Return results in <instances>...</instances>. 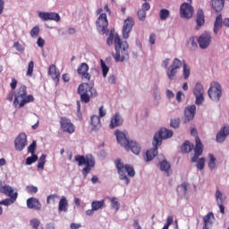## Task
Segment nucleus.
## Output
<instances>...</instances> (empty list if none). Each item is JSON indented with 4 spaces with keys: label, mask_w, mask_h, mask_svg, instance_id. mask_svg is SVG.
Returning a JSON list of instances; mask_svg holds the SVG:
<instances>
[{
    "label": "nucleus",
    "mask_w": 229,
    "mask_h": 229,
    "mask_svg": "<svg viewBox=\"0 0 229 229\" xmlns=\"http://www.w3.org/2000/svg\"><path fill=\"white\" fill-rule=\"evenodd\" d=\"M196 115V106H189L184 110V123H190Z\"/></svg>",
    "instance_id": "21"
},
{
    "label": "nucleus",
    "mask_w": 229,
    "mask_h": 229,
    "mask_svg": "<svg viewBox=\"0 0 229 229\" xmlns=\"http://www.w3.org/2000/svg\"><path fill=\"white\" fill-rule=\"evenodd\" d=\"M98 112H99V117H105L106 115V111H105L103 106L99 107Z\"/></svg>",
    "instance_id": "57"
},
{
    "label": "nucleus",
    "mask_w": 229,
    "mask_h": 229,
    "mask_svg": "<svg viewBox=\"0 0 229 229\" xmlns=\"http://www.w3.org/2000/svg\"><path fill=\"white\" fill-rule=\"evenodd\" d=\"M114 135L116 137V140L118 144L122 145L124 149H128L130 147L128 146L131 141L126 137V134L119 130L114 131Z\"/></svg>",
    "instance_id": "20"
},
{
    "label": "nucleus",
    "mask_w": 229,
    "mask_h": 229,
    "mask_svg": "<svg viewBox=\"0 0 229 229\" xmlns=\"http://www.w3.org/2000/svg\"><path fill=\"white\" fill-rule=\"evenodd\" d=\"M197 42L200 49H207L212 42V36L209 32H204L197 38Z\"/></svg>",
    "instance_id": "14"
},
{
    "label": "nucleus",
    "mask_w": 229,
    "mask_h": 229,
    "mask_svg": "<svg viewBox=\"0 0 229 229\" xmlns=\"http://www.w3.org/2000/svg\"><path fill=\"white\" fill-rule=\"evenodd\" d=\"M111 201V207L112 208H114V210H119V207H121V204H119V201H117L116 198H111L110 199Z\"/></svg>",
    "instance_id": "47"
},
{
    "label": "nucleus",
    "mask_w": 229,
    "mask_h": 229,
    "mask_svg": "<svg viewBox=\"0 0 229 229\" xmlns=\"http://www.w3.org/2000/svg\"><path fill=\"white\" fill-rule=\"evenodd\" d=\"M156 40H157V36L155 35V33L150 34L149 42L153 45L155 44Z\"/></svg>",
    "instance_id": "63"
},
{
    "label": "nucleus",
    "mask_w": 229,
    "mask_h": 229,
    "mask_svg": "<svg viewBox=\"0 0 229 229\" xmlns=\"http://www.w3.org/2000/svg\"><path fill=\"white\" fill-rule=\"evenodd\" d=\"M193 94L196 98V105H201L203 101H205V97H203L205 95V89H203V84L198 82L193 89Z\"/></svg>",
    "instance_id": "13"
},
{
    "label": "nucleus",
    "mask_w": 229,
    "mask_h": 229,
    "mask_svg": "<svg viewBox=\"0 0 229 229\" xmlns=\"http://www.w3.org/2000/svg\"><path fill=\"white\" fill-rule=\"evenodd\" d=\"M195 21H196V27L195 30H201V26L205 25V13L203 12V9L199 8L197 11L196 13V18H195Z\"/></svg>",
    "instance_id": "22"
},
{
    "label": "nucleus",
    "mask_w": 229,
    "mask_h": 229,
    "mask_svg": "<svg viewBox=\"0 0 229 229\" xmlns=\"http://www.w3.org/2000/svg\"><path fill=\"white\" fill-rule=\"evenodd\" d=\"M193 149L194 144L190 143L189 140H186L181 147L182 153H191Z\"/></svg>",
    "instance_id": "35"
},
{
    "label": "nucleus",
    "mask_w": 229,
    "mask_h": 229,
    "mask_svg": "<svg viewBox=\"0 0 229 229\" xmlns=\"http://www.w3.org/2000/svg\"><path fill=\"white\" fill-rule=\"evenodd\" d=\"M139 21H146V11L144 9H140L138 11Z\"/></svg>",
    "instance_id": "52"
},
{
    "label": "nucleus",
    "mask_w": 229,
    "mask_h": 229,
    "mask_svg": "<svg viewBox=\"0 0 229 229\" xmlns=\"http://www.w3.org/2000/svg\"><path fill=\"white\" fill-rule=\"evenodd\" d=\"M27 207L32 210H40L42 208V204L37 198H30L27 199Z\"/></svg>",
    "instance_id": "26"
},
{
    "label": "nucleus",
    "mask_w": 229,
    "mask_h": 229,
    "mask_svg": "<svg viewBox=\"0 0 229 229\" xmlns=\"http://www.w3.org/2000/svg\"><path fill=\"white\" fill-rule=\"evenodd\" d=\"M38 160V156L32 154L31 157H27L26 159V165H31V164H35Z\"/></svg>",
    "instance_id": "44"
},
{
    "label": "nucleus",
    "mask_w": 229,
    "mask_h": 229,
    "mask_svg": "<svg viewBox=\"0 0 229 229\" xmlns=\"http://www.w3.org/2000/svg\"><path fill=\"white\" fill-rule=\"evenodd\" d=\"M170 14H171V13L169 12V10L161 9L160 13H159V19L161 21H165L169 17Z\"/></svg>",
    "instance_id": "41"
},
{
    "label": "nucleus",
    "mask_w": 229,
    "mask_h": 229,
    "mask_svg": "<svg viewBox=\"0 0 229 229\" xmlns=\"http://www.w3.org/2000/svg\"><path fill=\"white\" fill-rule=\"evenodd\" d=\"M208 168L211 171H214V169L216 168V162H217V159L216 158V156H214V154H208Z\"/></svg>",
    "instance_id": "36"
},
{
    "label": "nucleus",
    "mask_w": 229,
    "mask_h": 229,
    "mask_svg": "<svg viewBox=\"0 0 229 229\" xmlns=\"http://www.w3.org/2000/svg\"><path fill=\"white\" fill-rule=\"evenodd\" d=\"M77 92L81 96V103H90L91 98H98V90L89 82L80 84Z\"/></svg>",
    "instance_id": "5"
},
{
    "label": "nucleus",
    "mask_w": 229,
    "mask_h": 229,
    "mask_svg": "<svg viewBox=\"0 0 229 229\" xmlns=\"http://www.w3.org/2000/svg\"><path fill=\"white\" fill-rule=\"evenodd\" d=\"M69 208V201L65 197H62L59 200L58 211L59 212H67Z\"/></svg>",
    "instance_id": "32"
},
{
    "label": "nucleus",
    "mask_w": 229,
    "mask_h": 229,
    "mask_svg": "<svg viewBox=\"0 0 229 229\" xmlns=\"http://www.w3.org/2000/svg\"><path fill=\"white\" fill-rule=\"evenodd\" d=\"M210 5L212 10L219 13V12H222L223 8H225V0H211Z\"/></svg>",
    "instance_id": "27"
},
{
    "label": "nucleus",
    "mask_w": 229,
    "mask_h": 229,
    "mask_svg": "<svg viewBox=\"0 0 229 229\" xmlns=\"http://www.w3.org/2000/svg\"><path fill=\"white\" fill-rule=\"evenodd\" d=\"M10 87L13 90H15V89H17V80H15V78L12 79V82L10 83Z\"/></svg>",
    "instance_id": "56"
},
{
    "label": "nucleus",
    "mask_w": 229,
    "mask_h": 229,
    "mask_svg": "<svg viewBox=\"0 0 229 229\" xmlns=\"http://www.w3.org/2000/svg\"><path fill=\"white\" fill-rule=\"evenodd\" d=\"M114 165L117 169L120 180L124 182L126 185H129L130 178H133V176H135V169L131 166V165H124L120 158L114 161ZM128 176L130 178H128Z\"/></svg>",
    "instance_id": "3"
},
{
    "label": "nucleus",
    "mask_w": 229,
    "mask_h": 229,
    "mask_svg": "<svg viewBox=\"0 0 229 229\" xmlns=\"http://www.w3.org/2000/svg\"><path fill=\"white\" fill-rule=\"evenodd\" d=\"M196 40L198 41V38L191 37L189 41H188L187 46L191 51H194V50L198 49V43L196 42Z\"/></svg>",
    "instance_id": "37"
},
{
    "label": "nucleus",
    "mask_w": 229,
    "mask_h": 229,
    "mask_svg": "<svg viewBox=\"0 0 229 229\" xmlns=\"http://www.w3.org/2000/svg\"><path fill=\"white\" fill-rule=\"evenodd\" d=\"M116 80L117 78H115V75H110L108 78V83H110L111 85H115Z\"/></svg>",
    "instance_id": "55"
},
{
    "label": "nucleus",
    "mask_w": 229,
    "mask_h": 229,
    "mask_svg": "<svg viewBox=\"0 0 229 229\" xmlns=\"http://www.w3.org/2000/svg\"><path fill=\"white\" fill-rule=\"evenodd\" d=\"M208 94L212 101H219L223 96V88L219 82H212Z\"/></svg>",
    "instance_id": "8"
},
{
    "label": "nucleus",
    "mask_w": 229,
    "mask_h": 229,
    "mask_svg": "<svg viewBox=\"0 0 229 229\" xmlns=\"http://www.w3.org/2000/svg\"><path fill=\"white\" fill-rule=\"evenodd\" d=\"M34 101L35 98H33V95H28V88L22 85L14 95L13 106L14 108H22L28 103H33Z\"/></svg>",
    "instance_id": "4"
},
{
    "label": "nucleus",
    "mask_w": 229,
    "mask_h": 229,
    "mask_svg": "<svg viewBox=\"0 0 229 229\" xmlns=\"http://www.w3.org/2000/svg\"><path fill=\"white\" fill-rule=\"evenodd\" d=\"M56 199H58L57 195H49V196L47 198V203L48 205H49V204L55 205V203H56Z\"/></svg>",
    "instance_id": "49"
},
{
    "label": "nucleus",
    "mask_w": 229,
    "mask_h": 229,
    "mask_svg": "<svg viewBox=\"0 0 229 229\" xmlns=\"http://www.w3.org/2000/svg\"><path fill=\"white\" fill-rule=\"evenodd\" d=\"M75 162H78V165H85L84 168L82 169V176L83 178H87L89 175V173L92 171V167L96 165V161L94 160L93 157H89L85 156H80L77 155L75 156Z\"/></svg>",
    "instance_id": "6"
},
{
    "label": "nucleus",
    "mask_w": 229,
    "mask_h": 229,
    "mask_svg": "<svg viewBox=\"0 0 229 229\" xmlns=\"http://www.w3.org/2000/svg\"><path fill=\"white\" fill-rule=\"evenodd\" d=\"M159 167L161 171H165L166 173V176H169L171 173V164L167 162V160H163L159 163Z\"/></svg>",
    "instance_id": "34"
},
{
    "label": "nucleus",
    "mask_w": 229,
    "mask_h": 229,
    "mask_svg": "<svg viewBox=\"0 0 229 229\" xmlns=\"http://www.w3.org/2000/svg\"><path fill=\"white\" fill-rule=\"evenodd\" d=\"M205 162H207V159H205V157H200L197 161V169H199V171H203V169H205Z\"/></svg>",
    "instance_id": "42"
},
{
    "label": "nucleus",
    "mask_w": 229,
    "mask_h": 229,
    "mask_svg": "<svg viewBox=\"0 0 229 229\" xmlns=\"http://www.w3.org/2000/svg\"><path fill=\"white\" fill-rule=\"evenodd\" d=\"M89 64L87 63H81L77 68V73L81 76L84 81H90L91 75L89 73Z\"/></svg>",
    "instance_id": "18"
},
{
    "label": "nucleus",
    "mask_w": 229,
    "mask_h": 229,
    "mask_svg": "<svg viewBox=\"0 0 229 229\" xmlns=\"http://www.w3.org/2000/svg\"><path fill=\"white\" fill-rule=\"evenodd\" d=\"M195 148H194V155L191 157V162H198V159L201 155H203V143H201V140H199V137H195Z\"/></svg>",
    "instance_id": "19"
},
{
    "label": "nucleus",
    "mask_w": 229,
    "mask_h": 229,
    "mask_svg": "<svg viewBox=\"0 0 229 229\" xmlns=\"http://www.w3.org/2000/svg\"><path fill=\"white\" fill-rule=\"evenodd\" d=\"M151 9V5L149 4V3H144L142 4V10H144V12H148Z\"/></svg>",
    "instance_id": "62"
},
{
    "label": "nucleus",
    "mask_w": 229,
    "mask_h": 229,
    "mask_svg": "<svg viewBox=\"0 0 229 229\" xmlns=\"http://www.w3.org/2000/svg\"><path fill=\"white\" fill-rule=\"evenodd\" d=\"M91 126L92 130L96 131V130H99L101 128V119L98 115L91 116Z\"/></svg>",
    "instance_id": "33"
},
{
    "label": "nucleus",
    "mask_w": 229,
    "mask_h": 229,
    "mask_svg": "<svg viewBox=\"0 0 229 229\" xmlns=\"http://www.w3.org/2000/svg\"><path fill=\"white\" fill-rule=\"evenodd\" d=\"M171 137H173V131L161 128L159 131L154 135L152 144L153 146H162V140L171 139Z\"/></svg>",
    "instance_id": "7"
},
{
    "label": "nucleus",
    "mask_w": 229,
    "mask_h": 229,
    "mask_svg": "<svg viewBox=\"0 0 229 229\" xmlns=\"http://www.w3.org/2000/svg\"><path fill=\"white\" fill-rule=\"evenodd\" d=\"M28 146V136L26 133H20L14 140V148L16 151H22Z\"/></svg>",
    "instance_id": "12"
},
{
    "label": "nucleus",
    "mask_w": 229,
    "mask_h": 229,
    "mask_svg": "<svg viewBox=\"0 0 229 229\" xmlns=\"http://www.w3.org/2000/svg\"><path fill=\"white\" fill-rule=\"evenodd\" d=\"M211 219H214V213L210 212L208 215H206L203 218L205 225H212Z\"/></svg>",
    "instance_id": "45"
},
{
    "label": "nucleus",
    "mask_w": 229,
    "mask_h": 229,
    "mask_svg": "<svg viewBox=\"0 0 229 229\" xmlns=\"http://www.w3.org/2000/svg\"><path fill=\"white\" fill-rule=\"evenodd\" d=\"M35 68V63L30 61L28 65L27 76H33V69Z\"/></svg>",
    "instance_id": "48"
},
{
    "label": "nucleus",
    "mask_w": 229,
    "mask_h": 229,
    "mask_svg": "<svg viewBox=\"0 0 229 229\" xmlns=\"http://www.w3.org/2000/svg\"><path fill=\"white\" fill-rule=\"evenodd\" d=\"M180 15L182 19H192L194 15V7L189 3H183L180 6Z\"/></svg>",
    "instance_id": "11"
},
{
    "label": "nucleus",
    "mask_w": 229,
    "mask_h": 229,
    "mask_svg": "<svg viewBox=\"0 0 229 229\" xmlns=\"http://www.w3.org/2000/svg\"><path fill=\"white\" fill-rule=\"evenodd\" d=\"M38 33H40V27L36 25L30 30V37H32V38H37V37H38Z\"/></svg>",
    "instance_id": "46"
},
{
    "label": "nucleus",
    "mask_w": 229,
    "mask_h": 229,
    "mask_svg": "<svg viewBox=\"0 0 229 229\" xmlns=\"http://www.w3.org/2000/svg\"><path fill=\"white\" fill-rule=\"evenodd\" d=\"M105 208V200H95L91 203V208L93 210L97 211L99 210V208Z\"/></svg>",
    "instance_id": "38"
},
{
    "label": "nucleus",
    "mask_w": 229,
    "mask_h": 229,
    "mask_svg": "<svg viewBox=\"0 0 229 229\" xmlns=\"http://www.w3.org/2000/svg\"><path fill=\"white\" fill-rule=\"evenodd\" d=\"M216 199L217 205L225 203V199H223V193L219 190H216Z\"/></svg>",
    "instance_id": "43"
},
{
    "label": "nucleus",
    "mask_w": 229,
    "mask_h": 229,
    "mask_svg": "<svg viewBox=\"0 0 229 229\" xmlns=\"http://www.w3.org/2000/svg\"><path fill=\"white\" fill-rule=\"evenodd\" d=\"M39 17L42 21H55L60 22V14L56 13H39Z\"/></svg>",
    "instance_id": "23"
},
{
    "label": "nucleus",
    "mask_w": 229,
    "mask_h": 229,
    "mask_svg": "<svg viewBox=\"0 0 229 229\" xmlns=\"http://www.w3.org/2000/svg\"><path fill=\"white\" fill-rule=\"evenodd\" d=\"M97 30L102 35H108V18L106 13H101L96 21Z\"/></svg>",
    "instance_id": "9"
},
{
    "label": "nucleus",
    "mask_w": 229,
    "mask_h": 229,
    "mask_svg": "<svg viewBox=\"0 0 229 229\" xmlns=\"http://www.w3.org/2000/svg\"><path fill=\"white\" fill-rule=\"evenodd\" d=\"M173 221H174V218L173 217V216H168L166 219V224L164 226L166 228H169V226H171V225H173Z\"/></svg>",
    "instance_id": "54"
},
{
    "label": "nucleus",
    "mask_w": 229,
    "mask_h": 229,
    "mask_svg": "<svg viewBox=\"0 0 229 229\" xmlns=\"http://www.w3.org/2000/svg\"><path fill=\"white\" fill-rule=\"evenodd\" d=\"M14 201H17L16 195L10 199H5L4 200H1L0 205H4V207H9V205H13Z\"/></svg>",
    "instance_id": "40"
},
{
    "label": "nucleus",
    "mask_w": 229,
    "mask_h": 229,
    "mask_svg": "<svg viewBox=\"0 0 229 229\" xmlns=\"http://www.w3.org/2000/svg\"><path fill=\"white\" fill-rule=\"evenodd\" d=\"M129 148H125L126 151H132L134 155H139L140 153L141 148L139 143L136 141H131L128 144Z\"/></svg>",
    "instance_id": "31"
},
{
    "label": "nucleus",
    "mask_w": 229,
    "mask_h": 229,
    "mask_svg": "<svg viewBox=\"0 0 229 229\" xmlns=\"http://www.w3.org/2000/svg\"><path fill=\"white\" fill-rule=\"evenodd\" d=\"M0 194H4V196H7L8 198H13V196H16V199L19 196V193L15 191L12 186L5 185L4 182L0 180Z\"/></svg>",
    "instance_id": "17"
},
{
    "label": "nucleus",
    "mask_w": 229,
    "mask_h": 229,
    "mask_svg": "<svg viewBox=\"0 0 229 229\" xmlns=\"http://www.w3.org/2000/svg\"><path fill=\"white\" fill-rule=\"evenodd\" d=\"M169 62H171V59L169 58L165 59L162 63V67H164V69H169L167 68L169 66Z\"/></svg>",
    "instance_id": "58"
},
{
    "label": "nucleus",
    "mask_w": 229,
    "mask_h": 229,
    "mask_svg": "<svg viewBox=\"0 0 229 229\" xmlns=\"http://www.w3.org/2000/svg\"><path fill=\"white\" fill-rule=\"evenodd\" d=\"M110 128L114 130V128H117V126H123V118H121V114L116 113L111 119Z\"/></svg>",
    "instance_id": "28"
},
{
    "label": "nucleus",
    "mask_w": 229,
    "mask_h": 229,
    "mask_svg": "<svg viewBox=\"0 0 229 229\" xmlns=\"http://www.w3.org/2000/svg\"><path fill=\"white\" fill-rule=\"evenodd\" d=\"M107 46H112L114 44V34H111L106 40Z\"/></svg>",
    "instance_id": "59"
},
{
    "label": "nucleus",
    "mask_w": 229,
    "mask_h": 229,
    "mask_svg": "<svg viewBox=\"0 0 229 229\" xmlns=\"http://www.w3.org/2000/svg\"><path fill=\"white\" fill-rule=\"evenodd\" d=\"M60 126L64 133L72 134L74 133L76 130V127L74 126V123H72L71 119L64 116L60 118Z\"/></svg>",
    "instance_id": "10"
},
{
    "label": "nucleus",
    "mask_w": 229,
    "mask_h": 229,
    "mask_svg": "<svg viewBox=\"0 0 229 229\" xmlns=\"http://www.w3.org/2000/svg\"><path fill=\"white\" fill-rule=\"evenodd\" d=\"M182 72L184 80H187L189 76H191V68L187 65L185 61L182 62L178 58H174L172 64L166 69V76L168 80L173 81L178 74V70L182 69Z\"/></svg>",
    "instance_id": "1"
},
{
    "label": "nucleus",
    "mask_w": 229,
    "mask_h": 229,
    "mask_svg": "<svg viewBox=\"0 0 229 229\" xmlns=\"http://www.w3.org/2000/svg\"><path fill=\"white\" fill-rule=\"evenodd\" d=\"M129 48L130 46L127 41L121 40L119 34L114 35L115 54L113 55V57L115 62H124V60H128V58H130V55L128 54Z\"/></svg>",
    "instance_id": "2"
},
{
    "label": "nucleus",
    "mask_w": 229,
    "mask_h": 229,
    "mask_svg": "<svg viewBox=\"0 0 229 229\" xmlns=\"http://www.w3.org/2000/svg\"><path fill=\"white\" fill-rule=\"evenodd\" d=\"M48 76H51L53 81L55 83L60 82V71L56 68V65L51 64L48 68Z\"/></svg>",
    "instance_id": "25"
},
{
    "label": "nucleus",
    "mask_w": 229,
    "mask_h": 229,
    "mask_svg": "<svg viewBox=\"0 0 229 229\" xmlns=\"http://www.w3.org/2000/svg\"><path fill=\"white\" fill-rule=\"evenodd\" d=\"M100 67L102 69L103 78H106V76L108 75V72L110 71V68H108L106 66V63H105V61H103V59L100 60Z\"/></svg>",
    "instance_id": "39"
},
{
    "label": "nucleus",
    "mask_w": 229,
    "mask_h": 229,
    "mask_svg": "<svg viewBox=\"0 0 229 229\" xmlns=\"http://www.w3.org/2000/svg\"><path fill=\"white\" fill-rule=\"evenodd\" d=\"M180 123H181L180 118L173 119V120H171L170 126L172 128H175V129L180 128Z\"/></svg>",
    "instance_id": "51"
},
{
    "label": "nucleus",
    "mask_w": 229,
    "mask_h": 229,
    "mask_svg": "<svg viewBox=\"0 0 229 229\" xmlns=\"http://www.w3.org/2000/svg\"><path fill=\"white\" fill-rule=\"evenodd\" d=\"M36 150H37V141L33 140L32 143L28 148V152L31 153V155H35Z\"/></svg>",
    "instance_id": "50"
},
{
    "label": "nucleus",
    "mask_w": 229,
    "mask_h": 229,
    "mask_svg": "<svg viewBox=\"0 0 229 229\" xmlns=\"http://www.w3.org/2000/svg\"><path fill=\"white\" fill-rule=\"evenodd\" d=\"M13 47L17 49V51H24L22 45H21L19 42H14Z\"/></svg>",
    "instance_id": "60"
},
{
    "label": "nucleus",
    "mask_w": 229,
    "mask_h": 229,
    "mask_svg": "<svg viewBox=\"0 0 229 229\" xmlns=\"http://www.w3.org/2000/svg\"><path fill=\"white\" fill-rule=\"evenodd\" d=\"M229 135V126L224 125L216 134V142H225L226 137Z\"/></svg>",
    "instance_id": "24"
},
{
    "label": "nucleus",
    "mask_w": 229,
    "mask_h": 229,
    "mask_svg": "<svg viewBox=\"0 0 229 229\" xmlns=\"http://www.w3.org/2000/svg\"><path fill=\"white\" fill-rule=\"evenodd\" d=\"M223 14H218L216 18V21L214 22V29L213 31L215 33V35H217V33H219V30H221V28H223Z\"/></svg>",
    "instance_id": "30"
},
{
    "label": "nucleus",
    "mask_w": 229,
    "mask_h": 229,
    "mask_svg": "<svg viewBox=\"0 0 229 229\" xmlns=\"http://www.w3.org/2000/svg\"><path fill=\"white\" fill-rule=\"evenodd\" d=\"M158 146L159 145H154V148L147 150L145 158L146 162H151V160L158 155Z\"/></svg>",
    "instance_id": "29"
},
{
    "label": "nucleus",
    "mask_w": 229,
    "mask_h": 229,
    "mask_svg": "<svg viewBox=\"0 0 229 229\" xmlns=\"http://www.w3.org/2000/svg\"><path fill=\"white\" fill-rule=\"evenodd\" d=\"M37 44H38V47H42L43 46H45L46 41L44 40V38H38Z\"/></svg>",
    "instance_id": "61"
},
{
    "label": "nucleus",
    "mask_w": 229,
    "mask_h": 229,
    "mask_svg": "<svg viewBox=\"0 0 229 229\" xmlns=\"http://www.w3.org/2000/svg\"><path fill=\"white\" fill-rule=\"evenodd\" d=\"M133 26H135V21L133 18L128 17L124 20L123 27V38L127 39L130 38V33H131V30H133Z\"/></svg>",
    "instance_id": "15"
},
{
    "label": "nucleus",
    "mask_w": 229,
    "mask_h": 229,
    "mask_svg": "<svg viewBox=\"0 0 229 229\" xmlns=\"http://www.w3.org/2000/svg\"><path fill=\"white\" fill-rule=\"evenodd\" d=\"M0 194H4V196H7L8 198H13V196H16V199L19 196V193L15 191L12 186L5 185L4 182L0 180Z\"/></svg>",
    "instance_id": "16"
},
{
    "label": "nucleus",
    "mask_w": 229,
    "mask_h": 229,
    "mask_svg": "<svg viewBox=\"0 0 229 229\" xmlns=\"http://www.w3.org/2000/svg\"><path fill=\"white\" fill-rule=\"evenodd\" d=\"M71 229H79L81 228V224H76V223H72L70 225Z\"/></svg>",
    "instance_id": "64"
},
{
    "label": "nucleus",
    "mask_w": 229,
    "mask_h": 229,
    "mask_svg": "<svg viewBox=\"0 0 229 229\" xmlns=\"http://www.w3.org/2000/svg\"><path fill=\"white\" fill-rule=\"evenodd\" d=\"M27 191L28 192H30V194H37V192H38V188H37L36 186L30 185V186H27Z\"/></svg>",
    "instance_id": "53"
}]
</instances>
